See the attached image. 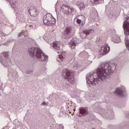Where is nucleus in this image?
<instances>
[{"mask_svg": "<svg viewBox=\"0 0 129 129\" xmlns=\"http://www.w3.org/2000/svg\"><path fill=\"white\" fill-rule=\"evenodd\" d=\"M126 117H127V115H126Z\"/></svg>", "mask_w": 129, "mask_h": 129, "instance_id": "c9c22d12", "label": "nucleus"}, {"mask_svg": "<svg viewBox=\"0 0 129 129\" xmlns=\"http://www.w3.org/2000/svg\"><path fill=\"white\" fill-rule=\"evenodd\" d=\"M66 87H67L66 90V92L67 91L68 92H69V91H70V90L69 89V85L67 84V86H66Z\"/></svg>", "mask_w": 129, "mask_h": 129, "instance_id": "a878e982", "label": "nucleus"}, {"mask_svg": "<svg viewBox=\"0 0 129 129\" xmlns=\"http://www.w3.org/2000/svg\"><path fill=\"white\" fill-rule=\"evenodd\" d=\"M81 17L82 19H77V23L79 25H82V26H83L85 24L86 19L84 16H81Z\"/></svg>", "mask_w": 129, "mask_h": 129, "instance_id": "4468645a", "label": "nucleus"}, {"mask_svg": "<svg viewBox=\"0 0 129 129\" xmlns=\"http://www.w3.org/2000/svg\"><path fill=\"white\" fill-rule=\"evenodd\" d=\"M79 56L82 57H88V53L83 51L80 53Z\"/></svg>", "mask_w": 129, "mask_h": 129, "instance_id": "a211bd4d", "label": "nucleus"}, {"mask_svg": "<svg viewBox=\"0 0 129 129\" xmlns=\"http://www.w3.org/2000/svg\"><path fill=\"white\" fill-rule=\"evenodd\" d=\"M42 104L43 105H46V103L45 102H43Z\"/></svg>", "mask_w": 129, "mask_h": 129, "instance_id": "473e14b6", "label": "nucleus"}, {"mask_svg": "<svg viewBox=\"0 0 129 129\" xmlns=\"http://www.w3.org/2000/svg\"><path fill=\"white\" fill-rule=\"evenodd\" d=\"M56 11H57L58 10L59 8L58 7V4H57L55 6Z\"/></svg>", "mask_w": 129, "mask_h": 129, "instance_id": "c756f323", "label": "nucleus"}, {"mask_svg": "<svg viewBox=\"0 0 129 129\" xmlns=\"http://www.w3.org/2000/svg\"><path fill=\"white\" fill-rule=\"evenodd\" d=\"M77 5L78 6L79 8L81 11H83L85 8V4L82 2L77 3Z\"/></svg>", "mask_w": 129, "mask_h": 129, "instance_id": "dca6fc26", "label": "nucleus"}, {"mask_svg": "<svg viewBox=\"0 0 129 129\" xmlns=\"http://www.w3.org/2000/svg\"><path fill=\"white\" fill-rule=\"evenodd\" d=\"M125 92V89L124 86H121L120 88L116 89L114 94L118 96L122 97L124 96V93Z\"/></svg>", "mask_w": 129, "mask_h": 129, "instance_id": "6e6552de", "label": "nucleus"}, {"mask_svg": "<svg viewBox=\"0 0 129 129\" xmlns=\"http://www.w3.org/2000/svg\"><path fill=\"white\" fill-rule=\"evenodd\" d=\"M59 59H60V60H59V61L60 62H62V61L63 60V59H65L62 55L59 56Z\"/></svg>", "mask_w": 129, "mask_h": 129, "instance_id": "b1692460", "label": "nucleus"}, {"mask_svg": "<svg viewBox=\"0 0 129 129\" xmlns=\"http://www.w3.org/2000/svg\"><path fill=\"white\" fill-rule=\"evenodd\" d=\"M127 53L126 51V50L122 53V57L123 58V59H125L127 57Z\"/></svg>", "mask_w": 129, "mask_h": 129, "instance_id": "aec40b11", "label": "nucleus"}, {"mask_svg": "<svg viewBox=\"0 0 129 129\" xmlns=\"http://www.w3.org/2000/svg\"><path fill=\"white\" fill-rule=\"evenodd\" d=\"M92 31H93V29H89V30H85L83 31V33L85 34L86 35H85V37L88 35H90V33L91 32H92Z\"/></svg>", "mask_w": 129, "mask_h": 129, "instance_id": "6ab92c4d", "label": "nucleus"}, {"mask_svg": "<svg viewBox=\"0 0 129 129\" xmlns=\"http://www.w3.org/2000/svg\"><path fill=\"white\" fill-rule=\"evenodd\" d=\"M87 62H88V65H89L92 63V61H89L87 60Z\"/></svg>", "mask_w": 129, "mask_h": 129, "instance_id": "c85d7f7f", "label": "nucleus"}, {"mask_svg": "<svg viewBox=\"0 0 129 129\" xmlns=\"http://www.w3.org/2000/svg\"><path fill=\"white\" fill-rule=\"evenodd\" d=\"M94 119V115H91L89 117V120H93Z\"/></svg>", "mask_w": 129, "mask_h": 129, "instance_id": "bb28decb", "label": "nucleus"}, {"mask_svg": "<svg viewBox=\"0 0 129 129\" xmlns=\"http://www.w3.org/2000/svg\"><path fill=\"white\" fill-rule=\"evenodd\" d=\"M109 51H110V47L109 46V45H108V43H104L102 45L101 49L99 53V54L101 53L102 55H104L109 53Z\"/></svg>", "mask_w": 129, "mask_h": 129, "instance_id": "0eeeda50", "label": "nucleus"}, {"mask_svg": "<svg viewBox=\"0 0 129 129\" xmlns=\"http://www.w3.org/2000/svg\"><path fill=\"white\" fill-rule=\"evenodd\" d=\"M43 23L47 26H53L56 23V20L51 14H47L44 17Z\"/></svg>", "mask_w": 129, "mask_h": 129, "instance_id": "39448f33", "label": "nucleus"}, {"mask_svg": "<svg viewBox=\"0 0 129 129\" xmlns=\"http://www.w3.org/2000/svg\"><path fill=\"white\" fill-rule=\"evenodd\" d=\"M52 47L54 49L59 51L60 49V43L59 41H54V42L52 43Z\"/></svg>", "mask_w": 129, "mask_h": 129, "instance_id": "2eb2a0df", "label": "nucleus"}, {"mask_svg": "<svg viewBox=\"0 0 129 129\" xmlns=\"http://www.w3.org/2000/svg\"><path fill=\"white\" fill-rule=\"evenodd\" d=\"M127 114L128 115H129V113L128 112H127Z\"/></svg>", "mask_w": 129, "mask_h": 129, "instance_id": "72a5a7b5", "label": "nucleus"}, {"mask_svg": "<svg viewBox=\"0 0 129 129\" xmlns=\"http://www.w3.org/2000/svg\"><path fill=\"white\" fill-rule=\"evenodd\" d=\"M100 103H95L94 105L95 107L93 108L94 110H96L97 111H99V113H100L104 117H111V116H114V112L111 111V114L108 113H110V111H108L107 112L105 111V110L103 108H101L100 107Z\"/></svg>", "mask_w": 129, "mask_h": 129, "instance_id": "20e7f679", "label": "nucleus"}, {"mask_svg": "<svg viewBox=\"0 0 129 129\" xmlns=\"http://www.w3.org/2000/svg\"><path fill=\"white\" fill-rule=\"evenodd\" d=\"M124 18L125 20L123 22V28L124 30V33L125 35V45L129 52V39H128V36H129V17L126 15H124Z\"/></svg>", "mask_w": 129, "mask_h": 129, "instance_id": "7ed1b4c3", "label": "nucleus"}, {"mask_svg": "<svg viewBox=\"0 0 129 129\" xmlns=\"http://www.w3.org/2000/svg\"><path fill=\"white\" fill-rule=\"evenodd\" d=\"M61 75L63 78H65V70L62 71Z\"/></svg>", "mask_w": 129, "mask_h": 129, "instance_id": "393cba45", "label": "nucleus"}, {"mask_svg": "<svg viewBox=\"0 0 129 129\" xmlns=\"http://www.w3.org/2000/svg\"><path fill=\"white\" fill-rule=\"evenodd\" d=\"M79 113V117L85 116L88 114V109L87 108H80Z\"/></svg>", "mask_w": 129, "mask_h": 129, "instance_id": "9d476101", "label": "nucleus"}, {"mask_svg": "<svg viewBox=\"0 0 129 129\" xmlns=\"http://www.w3.org/2000/svg\"><path fill=\"white\" fill-rule=\"evenodd\" d=\"M21 36H22V33H20L18 34L19 37H21Z\"/></svg>", "mask_w": 129, "mask_h": 129, "instance_id": "2f4dec72", "label": "nucleus"}, {"mask_svg": "<svg viewBox=\"0 0 129 129\" xmlns=\"http://www.w3.org/2000/svg\"><path fill=\"white\" fill-rule=\"evenodd\" d=\"M72 31V27L71 26H68L66 28V38L67 39H70L72 37V35H71V32Z\"/></svg>", "mask_w": 129, "mask_h": 129, "instance_id": "9b49d317", "label": "nucleus"}, {"mask_svg": "<svg viewBox=\"0 0 129 129\" xmlns=\"http://www.w3.org/2000/svg\"><path fill=\"white\" fill-rule=\"evenodd\" d=\"M66 8V14L67 15L71 14V13H73L75 11V9L73 7L65 5Z\"/></svg>", "mask_w": 129, "mask_h": 129, "instance_id": "ddd939ff", "label": "nucleus"}, {"mask_svg": "<svg viewBox=\"0 0 129 129\" xmlns=\"http://www.w3.org/2000/svg\"><path fill=\"white\" fill-rule=\"evenodd\" d=\"M31 73H32V71H30V72L27 71V74H31Z\"/></svg>", "mask_w": 129, "mask_h": 129, "instance_id": "7c9ffc66", "label": "nucleus"}, {"mask_svg": "<svg viewBox=\"0 0 129 129\" xmlns=\"http://www.w3.org/2000/svg\"><path fill=\"white\" fill-rule=\"evenodd\" d=\"M60 10L62 11L63 12L65 11V5L62 4L61 5Z\"/></svg>", "mask_w": 129, "mask_h": 129, "instance_id": "5701e85b", "label": "nucleus"}, {"mask_svg": "<svg viewBox=\"0 0 129 129\" xmlns=\"http://www.w3.org/2000/svg\"><path fill=\"white\" fill-rule=\"evenodd\" d=\"M71 95H74L75 96L76 95V93H75V91H73V93L71 92V93H69Z\"/></svg>", "mask_w": 129, "mask_h": 129, "instance_id": "cd10ccee", "label": "nucleus"}, {"mask_svg": "<svg viewBox=\"0 0 129 129\" xmlns=\"http://www.w3.org/2000/svg\"><path fill=\"white\" fill-rule=\"evenodd\" d=\"M77 44L78 41L76 40H71L69 42V45L71 49H75Z\"/></svg>", "mask_w": 129, "mask_h": 129, "instance_id": "f8f14e48", "label": "nucleus"}, {"mask_svg": "<svg viewBox=\"0 0 129 129\" xmlns=\"http://www.w3.org/2000/svg\"><path fill=\"white\" fill-rule=\"evenodd\" d=\"M120 42V39L119 37H117V39L113 40V42L115 43H119Z\"/></svg>", "mask_w": 129, "mask_h": 129, "instance_id": "4be33fe9", "label": "nucleus"}, {"mask_svg": "<svg viewBox=\"0 0 129 129\" xmlns=\"http://www.w3.org/2000/svg\"><path fill=\"white\" fill-rule=\"evenodd\" d=\"M90 1L94 5H99L104 3V0H90Z\"/></svg>", "mask_w": 129, "mask_h": 129, "instance_id": "f3484780", "label": "nucleus"}, {"mask_svg": "<svg viewBox=\"0 0 129 129\" xmlns=\"http://www.w3.org/2000/svg\"><path fill=\"white\" fill-rule=\"evenodd\" d=\"M117 68V64L116 63L109 64L106 62H103L94 72L87 75V84L90 87L96 86V84L99 85L103 84L106 78V75H109L110 73H114Z\"/></svg>", "mask_w": 129, "mask_h": 129, "instance_id": "f257e3e1", "label": "nucleus"}, {"mask_svg": "<svg viewBox=\"0 0 129 129\" xmlns=\"http://www.w3.org/2000/svg\"><path fill=\"white\" fill-rule=\"evenodd\" d=\"M108 16L109 17H110V16H109H109Z\"/></svg>", "mask_w": 129, "mask_h": 129, "instance_id": "f704fd0d", "label": "nucleus"}, {"mask_svg": "<svg viewBox=\"0 0 129 129\" xmlns=\"http://www.w3.org/2000/svg\"><path fill=\"white\" fill-rule=\"evenodd\" d=\"M3 54L4 57L7 59V60H5L4 61L2 57L0 58V61L2 63H3L5 67H8L9 65V62L10 63V59H8L9 54L7 52H3Z\"/></svg>", "mask_w": 129, "mask_h": 129, "instance_id": "1a4fd4ad", "label": "nucleus"}, {"mask_svg": "<svg viewBox=\"0 0 129 129\" xmlns=\"http://www.w3.org/2000/svg\"><path fill=\"white\" fill-rule=\"evenodd\" d=\"M28 53L31 56H36L40 60L46 61L48 56L43 53L40 49L38 48L31 47L28 49Z\"/></svg>", "mask_w": 129, "mask_h": 129, "instance_id": "f03ea898", "label": "nucleus"}, {"mask_svg": "<svg viewBox=\"0 0 129 129\" xmlns=\"http://www.w3.org/2000/svg\"><path fill=\"white\" fill-rule=\"evenodd\" d=\"M66 80H67L68 82L71 84H74L75 83V77H74V72H73L71 70L66 69Z\"/></svg>", "mask_w": 129, "mask_h": 129, "instance_id": "423d86ee", "label": "nucleus"}, {"mask_svg": "<svg viewBox=\"0 0 129 129\" xmlns=\"http://www.w3.org/2000/svg\"><path fill=\"white\" fill-rule=\"evenodd\" d=\"M80 67V66L79 63H78L77 62H74V68H76V69H78Z\"/></svg>", "mask_w": 129, "mask_h": 129, "instance_id": "412c9836", "label": "nucleus"}]
</instances>
